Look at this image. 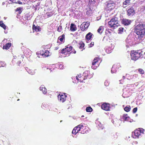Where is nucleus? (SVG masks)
<instances>
[{"instance_id":"22","label":"nucleus","mask_w":145,"mask_h":145,"mask_svg":"<svg viewBox=\"0 0 145 145\" xmlns=\"http://www.w3.org/2000/svg\"><path fill=\"white\" fill-rule=\"evenodd\" d=\"M114 47L110 48L107 47L106 49V52L108 54H109L112 52V50L114 48Z\"/></svg>"},{"instance_id":"21","label":"nucleus","mask_w":145,"mask_h":145,"mask_svg":"<svg viewBox=\"0 0 145 145\" xmlns=\"http://www.w3.org/2000/svg\"><path fill=\"white\" fill-rule=\"evenodd\" d=\"M42 89H44L43 91V93L44 94H46V89L43 85L41 86L40 87V90H42Z\"/></svg>"},{"instance_id":"44","label":"nucleus","mask_w":145,"mask_h":145,"mask_svg":"<svg viewBox=\"0 0 145 145\" xmlns=\"http://www.w3.org/2000/svg\"><path fill=\"white\" fill-rule=\"evenodd\" d=\"M94 42H91V43L90 44L89 47H91L92 46H93L94 45Z\"/></svg>"},{"instance_id":"7","label":"nucleus","mask_w":145,"mask_h":145,"mask_svg":"<svg viewBox=\"0 0 145 145\" xmlns=\"http://www.w3.org/2000/svg\"><path fill=\"white\" fill-rule=\"evenodd\" d=\"M142 132L141 131L138 130H135L132 133V137L134 138H138L140 135L141 133Z\"/></svg>"},{"instance_id":"61","label":"nucleus","mask_w":145,"mask_h":145,"mask_svg":"<svg viewBox=\"0 0 145 145\" xmlns=\"http://www.w3.org/2000/svg\"><path fill=\"white\" fill-rule=\"evenodd\" d=\"M4 32H5V33H7V32H6V31H4Z\"/></svg>"},{"instance_id":"59","label":"nucleus","mask_w":145,"mask_h":145,"mask_svg":"<svg viewBox=\"0 0 145 145\" xmlns=\"http://www.w3.org/2000/svg\"><path fill=\"white\" fill-rule=\"evenodd\" d=\"M110 31H111V30H110V31H109L108 30V32L109 33H110Z\"/></svg>"},{"instance_id":"48","label":"nucleus","mask_w":145,"mask_h":145,"mask_svg":"<svg viewBox=\"0 0 145 145\" xmlns=\"http://www.w3.org/2000/svg\"><path fill=\"white\" fill-rule=\"evenodd\" d=\"M2 63V62L0 61V67H4L5 66H4L3 65Z\"/></svg>"},{"instance_id":"19","label":"nucleus","mask_w":145,"mask_h":145,"mask_svg":"<svg viewBox=\"0 0 145 145\" xmlns=\"http://www.w3.org/2000/svg\"><path fill=\"white\" fill-rule=\"evenodd\" d=\"M122 119L123 121H127L129 120V117L128 116L127 114H124L122 117ZM124 122V121H123Z\"/></svg>"},{"instance_id":"45","label":"nucleus","mask_w":145,"mask_h":145,"mask_svg":"<svg viewBox=\"0 0 145 145\" xmlns=\"http://www.w3.org/2000/svg\"><path fill=\"white\" fill-rule=\"evenodd\" d=\"M13 3H18L19 4H22V3L20 1H18L16 2H13Z\"/></svg>"},{"instance_id":"29","label":"nucleus","mask_w":145,"mask_h":145,"mask_svg":"<svg viewBox=\"0 0 145 145\" xmlns=\"http://www.w3.org/2000/svg\"><path fill=\"white\" fill-rule=\"evenodd\" d=\"M23 9V8L22 7H19L17 8L16 10V11H18V14H20L22 11V10Z\"/></svg>"},{"instance_id":"47","label":"nucleus","mask_w":145,"mask_h":145,"mask_svg":"<svg viewBox=\"0 0 145 145\" xmlns=\"http://www.w3.org/2000/svg\"><path fill=\"white\" fill-rule=\"evenodd\" d=\"M59 68L60 69H63V66L62 65H60L59 66Z\"/></svg>"},{"instance_id":"3","label":"nucleus","mask_w":145,"mask_h":145,"mask_svg":"<svg viewBox=\"0 0 145 145\" xmlns=\"http://www.w3.org/2000/svg\"><path fill=\"white\" fill-rule=\"evenodd\" d=\"M108 24L111 27L116 28L119 25L118 18L115 17L112 18L110 21L108 22Z\"/></svg>"},{"instance_id":"57","label":"nucleus","mask_w":145,"mask_h":145,"mask_svg":"<svg viewBox=\"0 0 145 145\" xmlns=\"http://www.w3.org/2000/svg\"><path fill=\"white\" fill-rule=\"evenodd\" d=\"M9 0L10 1H11L12 2H13V3L14 2H13V1H14V0Z\"/></svg>"},{"instance_id":"23","label":"nucleus","mask_w":145,"mask_h":145,"mask_svg":"<svg viewBox=\"0 0 145 145\" xmlns=\"http://www.w3.org/2000/svg\"><path fill=\"white\" fill-rule=\"evenodd\" d=\"M83 75L84 76V80H85L86 79H89L91 78L90 77H89V75L87 73H86V72H85L83 73Z\"/></svg>"},{"instance_id":"50","label":"nucleus","mask_w":145,"mask_h":145,"mask_svg":"<svg viewBox=\"0 0 145 145\" xmlns=\"http://www.w3.org/2000/svg\"><path fill=\"white\" fill-rule=\"evenodd\" d=\"M98 126H99V127H102L101 124V123H100V124L98 125Z\"/></svg>"},{"instance_id":"1","label":"nucleus","mask_w":145,"mask_h":145,"mask_svg":"<svg viewBox=\"0 0 145 145\" xmlns=\"http://www.w3.org/2000/svg\"><path fill=\"white\" fill-rule=\"evenodd\" d=\"M134 26V32L137 34V39L139 40L143 39L145 38V23H137Z\"/></svg>"},{"instance_id":"38","label":"nucleus","mask_w":145,"mask_h":145,"mask_svg":"<svg viewBox=\"0 0 145 145\" xmlns=\"http://www.w3.org/2000/svg\"><path fill=\"white\" fill-rule=\"evenodd\" d=\"M74 128H77V129H76V131L77 133L80 131L81 129L80 127H79L78 125L77 126L75 127Z\"/></svg>"},{"instance_id":"33","label":"nucleus","mask_w":145,"mask_h":145,"mask_svg":"<svg viewBox=\"0 0 145 145\" xmlns=\"http://www.w3.org/2000/svg\"><path fill=\"white\" fill-rule=\"evenodd\" d=\"M27 71L29 74L31 75L34 74L35 73V72L31 70H30V69H28V71Z\"/></svg>"},{"instance_id":"40","label":"nucleus","mask_w":145,"mask_h":145,"mask_svg":"<svg viewBox=\"0 0 145 145\" xmlns=\"http://www.w3.org/2000/svg\"><path fill=\"white\" fill-rule=\"evenodd\" d=\"M62 28V26L61 25H59L57 28V31L59 32H60L61 31Z\"/></svg>"},{"instance_id":"64","label":"nucleus","mask_w":145,"mask_h":145,"mask_svg":"<svg viewBox=\"0 0 145 145\" xmlns=\"http://www.w3.org/2000/svg\"><path fill=\"white\" fill-rule=\"evenodd\" d=\"M144 54L145 55V52L144 53Z\"/></svg>"},{"instance_id":"63","label":"nucleus","mask_w":145,"mask_h":145,"mask_svg":"<svg viewBox=\"0 0 145 145\" xmlns=\"http://www.w3.org/2000/svg\"><path fill=\"white\" fill-rule=\"evenodd\" d=\"M144 10H145V7H144Z\"/></svg>"},{"instance_id":"24","label":"nucleus","mask_w":145,"mask_h":145,"mask_svg":"<svg viewBox=\"0 0 145 145\" xmlns=\"http://www.w3.org/2000/svg\"><path fill=\"white\" fill-rule=\"evenodd\" d=\"M65 39V35L64 34L62 35L61 36L59 37L58 39L57 42H58L59 40H60V41L63 42V40Z\"/></svg>"},{"instance_id":"10","label":"nucleus","mask_w":145,"mask_h":145,"mask_svg":"<svg viewBox=\"0 0 145 145\" xmlns=\"http://www.w3.org/2000/svg\"><path fill=\"white\" fill-rule=\"evenodd\" d=\"M110 105L109 104L104 103L101 106V108L106 111L110 110Z\"/></svg>"},{"instance_id":"8","label":"nucleus","mask_w":145,"mask_h":145,"mask_svg":"<svg viewBox=\"0 0 145 145\" xmlns=\"http://www.w3.org/2000/svg\"><path fill=\"white\" fill-rule=\"evenodd\" d=\"M85 1L88 3V6L91 7L92 9H93V7L96 5L95 0H86Z\"/></svg>"},{"instance_id":"15","label":"nucleus","mask_w":145,"mask_h":145,"mask_svg":"<svg viewBox=\"0 0 145 145\" xmlns=\"http://www.w3.org/2000/svg\"><path fill=\"white\" fill-rule=\"evenodd\" d=\"M93 34L91 32L88 33L86 35L85 38L86 39V42H87L90 40L92 37Z\"/></svg>"},{"instance_id":"25","label":"nucleus","mask_w":145,"mask_h":145,"mask_svg":"<svg viewBox=\"0 0 145 145\" xmlns=\"http://www.w3.org/2000/svg\"><path fill=\"white\" fill-rule=\"evenodd\" d=\"M116 65H114L112 68L111 70V72L112 73H115L117 71V69H116Z\"/></svg>"},{"instance_id":"11","label":"nucleus","mask_w":145,"mask_h":145,"mask_svg":"<svg viewBox=\"0 0 145 145\" xmlns=\"http://www.w3.org/2000/svg\"><path fill=\"white\" fill-rule=\"evenodd\" d=\"M132 21L126 19H123L121 20V23L125 25H128L130 24Z\"/></svg>"},{"instance_id":"28","label":"nucleus","mask_w":145,"mask_h":145,"mask_svg":"<svg viewBox=\"0 0 145 145\" xmlns=\"http://www.w3.org/2000/svg\"><path fill=\"white\" fill-rule=\"evenodd\" d=\"M45 53H44L42 54V56L43 57H48L49 55L48 54L49 52L48 51L45 50Z\"/></svg>"},{"instance_id":"2","label":"nucleus","mask_w":145,"mask_h":145,"mask_svg":"<svg viewBox=\"0 0 145 145\" xmlns=\"http://www.w3.org/2000/svg\"><path fill=\"white\" fill-rule=\"evenodd\" d=\"M142 51L140 50L136 51H131V59L134 61H136L142 55Z\"/></svg>"},{"instance_id":"54","label":"nucleus","mask_w":145,"mask_h":145,"mask_svg":"<svg viewBox=\"0 0 145 145\" xmlns=\"http://www.w3.org/2000/svg\"><path fill=\"white\" fill-rule=\"evenodd\" d=\"M88 131H85V133H88Z\"/></svg>"},{"instance_id":"6","label":"nucleus","mask_w":145,"mask_h":145,"mask_svg":"<svg viewBox=\"0 0 145 145\" xmlns=\"http://www.w3.org/2000/svg\"><path fill=\"white\" fill-rule=\"evenodd\" d=\"M72 49V47L71 46L68 45L66 48L62 49L61 51V53L62 54L65 53L66 54L67 53H71V51Z\"/></svg>"},{"instance_id":"62","label":"nucleus","mask_w":145,"mask_h":145,"mask_svg":"<svg viewBox=\"0 0 145 145\" xmlns=\"http://www.w3.org/2000/svg\"><path fill=\"white\" fill-rule=\"evenodd\" d=\"M84 117V116H83V115H82V117Z\"/></svg>"},{"instance_id":"31","label":"nucleus","mask_w":145,"mask_h":145,"mask_svg":"<svg viewBox=\"0 0 145 145\" xmlns=\"http://www.w3.org/2000/svg\"><path fill=\"white\" fill-rule=\"evenodd\" d=\"M131 107L130 106H126L124 108V110L127 112H128L130 111L131 109Z\"/></svg>"},{"instance_id":"42","label":"nucleus","mask_w":145,"mask_h":145,"mask_svg":"<svg viewBox=\"0 0 145 145\" xmlns=\"http://www.w3.org/2000/svg\"><path fill=\"white\" fill-rule=\"evenodd\" d=\"M109 83L107 80H106L105 82V86H108L109 85Z\"/></svg>"},{"instance_id":"49","label":"nucleus","mask_w":145,"mask_h":145,"mask_svg":"<svg viewBox=\"0 0 145 145\" xmlns=\"http://www.w3.org/2000/svg\"><path fill=\"white\" fill-rule=\"evenodd\" d=\"M21 63V62L20 61H18V65H19L20 63Z\"/></svg>"},{"instance_id":"14","label":"nucleus","mask_w":145,"mask_h":145,"mask_svg":"<svg viewBox=\"0 0 145 145\" xmlns=\"http://www.w3.org/2000/svg\"><path fill=\"white\" fill-rule=\"evenodd\" d=\"M91 7H88V8H86V15L88 16H90L92 13V10L91 9Z\"/></svg>"},{"instance_id":"34","label":"nucleus","mask_w":145,"mask_h":145,"mask_svg":"<svg viewBox=\"0 0 145 145\" xmlns=\"http://www.w3.org/2000/svg\"><path fill=\"white\" fill-rule=\"evenodd\" d=\"M138 71L139 73L141 74H143L144 73V71L142 69H139Z\"/></svg>"},{"instance_id":"51","label":"nucleus","mask_w":145,"mask_h":145,"mask_svg":"<svg viewBox=\"0 0 145 145\" xmlns=\"http://www.w3.org/2000/svg\"><path fill=\"white\" fill-rule=\"evenodd\" d=\"M80 2H81L80 1H77L76 2V3L77 4H79L78 3H80Z\"/></svg>"},{"instance_id":"41","label":"nucleus","mask_w":145,"mask_h":145,"mask_svg":"<svg viewBox=\"0 0 145 145\" xmlns=\"http://www.w3.org/2000/svg\"><path fill=\"white\" fill-rule=\"evenodd\" d=\"M137 107H135L134 108L133 110V113H135L137 111Z\"/></svg>"},{"instance_id":"4","label":"nucleus","mask_w":145,"mask_h":145,"mask_svg":"<svg viewBox=\"0 0 145 145\" xmlns=\"http://www.w3.org/2000/svg\"><path fill=\"white\" fill-rule=\"evenodd\" d=\"M114 6L115 4L113 1H108L106 3L105 6V10L110 11L114 7Z\"/></svg>"},{"instance_id":"20","label":"nucleus","mask_w":145,"mask_h":145,"mask_svg":"<svg viewBox=\"0 0 145 145\" xmlns=\"http://www.w3.org/2000/svg\"><path fill=\"white\" fill-rule=\"evenodd\" d=\"M11 45V43H8L6 44L5 46H4L3 47V49H5L6 50H7L10 48Z\"/></svg>"},{"instance_id":"36","label":"nucleus","mask_w":145,"mask_h":145,"mask_svg":"<svg viewBox=\"0 0 145 145\" xmlns=\"http://www.w3.org/2000/svg\"><path fill=\"white\" fill-rule=\"evenodd\" d=\"M116 65V68L117 69H121L120 68L121 67L120 66V63H118Z\"/></svg>"},{"instance_id":"35","label":"nucleus","mask_w":145,"mask_h":145,"mask_svg":"<svg viewBox=\"0 0 145 145\" xmlns=\"http://www.w3.org/2000/svg\"><path fill=\"white\" fill-rule=\"evenodd\" d=\"M79 48L80 49L83 48L84 46V43H82V44H79Z\"/></svg>"},{"instance_id":"52","label":"nucleus","mask_w":145,"mask_h":145,"mask_svg":"<svg viewBox=\"0 0 145 145\" xmlns=\"http://www.w3.org/2000/svg\"><path fill=\"white\" fill-rule=\"evenodd\" d=\"M25 70H26V71H28V69H28L27 67L25 69Z\"/></svg>"},{"instance_id":"13","label":"nucleus","mask_w":145,"mask_h":145,"mask_svg":"<svg viewBox=\"0 0 145 145\" xmlns=\"http://www.w3.org/2000/svg\"><path fill=\"white\" fill-rule=\"evenodd\" d=\"M65 95H59L58 96V99L59 101L62 103L64 102L66 99V96Z\"/></svg>"},{"instance_id":"18","label":"nucleus","mask_w":145,"mask_h":145,"mask_svg":"<svg viewBox=\"0 0 145 145\" xmlns=\"http://www.w3.org/2000/svg\"><path fill=\"white\" fill-rule=\"evenodd\" d=\"M131 0H124L123 3V7L124 8H125L127 5H129L130 3Z\"/></svg>"},{"instance_id":"5","label":"nucleus","mask_w":145,"mask_h":145,"mask_svg":"<svg viewBox=\"0 0 145 145\" xmlns=\"http://www.w3.org/2000/svg\"><path fill=\"white\" fill-rule=\"evenodd\" d=\"M126 11L127 12V14L129 16H132L135 14V10L132 7H129L127 8Z\"/></svg>"},{"instance_id":"56","label":"nucleus","mask_w":145,"mask_h":145,"mask_svg":"<svg viewBox=\"0 0 145 145\" xmlns=\"http://www.w3.org/2000/svg\"><path fill=\"white\" fill-rule=\"evenodd\" d=\"M112 122L114 124H115V123H114V121L112 120Z\"/></svg>"},{"instance_id":"12","label":"nucleus","mask_w":145,"mask_h":145,"mask_svg":"<svg viewBox=\"0 0 145 145\" xmlns=\"http://www.w3.org/2000/svg\"><path fill=\"white\" fill-rule=\"evenodd\" d=\"M99 60H100L99 58L96 57L94 58L92 63V65L91 66V68L92 69H96L97 66H95L94 65L96 64V63H97Z\"/></svg>"},{"instance_id":"58","label":"nucleus","mask_w":145,"mask_h":145,"mask_svg":"<svg viewBox=\"0 0 145 145\" xmlns=\"http://www.w3.org/2000/svg\"><path fill=\"white\" fill-rule=\"evenodd\" d=\"M125 76H123V79H125Z\"/></svg>"},{"instance_id":"60","label":"nucleus","mask_w":145,"mask_h":145,"mask_svg":"<svg viewBox=\"0 0 145 145\" xmlns=\"http://www.w3.org/2000/svg\"><path fill=\"white\" fill-rule=\"evenodd\" d=\"M76 53V51H74V53L75 54Z\"/></svg>"},{"instance_id":"32","label":"nucleus","mask_w":145,"mask_h":145,"mask_svg":"<svg viewBox=\"0 0 145 145\" xmlns=\"http://www.w3.org/2000/svg\"><path fill=\"white\" fill-rule=\"evenodd\" d=\"M124 28L123 27H120L118 29V33L121 34L123 32Z\"/></svg>"},{"instance_id":"55","label":"nucleus","mask_w":145,"mask_h":145,"mask_svg":"<svg viewBox=\"0 0 145 145\" xmlns=\"http://www.w3.org/2000/svg\"><path fill=\"white\" fill-rule=\"evenodd\" d=\"M5 4V2H3V3H2V5H4Z\"/></svg>"},{"instance_id":"53","label":"nucleus","mask_w":145,"mask_h":145,"mask_svg":"<svg viewBox=\"0 0 145 145\" xmlns=\"http://www.w3.org/2000/svg\"><path fill=\"white\" fill-rule=\"evenodd\" d=\"M81 133L82 134H84V131H81Z\"/></svg>"},{"instance_id":"46","label":"nucleus","mask_w":145,"mask_h":145,"mask_svg":"<svg viewBox=\"0 0 145 145\" xmlns=\"http://www.w3.org/2000/svg\"><path fill=\"white\" fill-rule=\"evenodd\" d=\"M78 126L79 127H80V129H82V127H84L83 126V125H82V124H80V125H78Z\"/></svg>"},{"instance_id":"9","label":"nucleus","mask_w":145,"mask_h":145,"mask_svg":"<svg viewBox=\"0 0 145 145\" xmlns=\"http://www.w3.org/2000/svg\"><path fill=\"white\" fill-rule=\"evenodd\" d=\"M89 22H84L80 26V28L82 31H84L87 29L89 25Z\"/></svg>"},{"instance_id":"17","label":"nucleus","mask_w":145,"mask_h":145,"mask_svg":"<svg viewBox=\"0 0 145 145\" xmlns=\"http://www.w3.org/2000/svg\"><path fill=\"white\" fill-rule=\"evenodd\" d=\"M32 28L33 31H40L41 28L38 26H35L33 24V25Z\"/></svg>"},{"instance_id":"30","label":"nucleus","mask_w":145,"mask_h":145,"mask_svg":"<svg viewBox=\"0 0 145 145\" xmlns=\"http://www.w3.org/2000/svg\"><path fill=\"white\" fill-rule=\"evenodd\" d=\"M92 110V108L90 106L87 107L86 108V110L88 112H91Z\"/></svg>"},{"instance_id":"43","label":"nucleus","mask_w":145,"mask_h":145,"mask_svg":"<svg viewBox=\"0 0 145 145\" xmlns=\"http://www.w3.org/2000/svg\"><path fill=\"white\" fill-rule=\"evenodd\" d=\"M124 95H126V93H125V92H123V94L122 95V96L123 97H124V98H125V97H127V96L128 95H127V96H124Z\"/></svg>"},{"instance_id":"16","label":"nucleus","mask_w":145,"mask_h":145,"mask_svg":"<svg viewBox=\"0 0 145 145\" xmlns=\"http://www.w3.org/2000/svg\"><path fill=\"white\" fill-rule=\"evenodd\" d=\"M70 29L71 31H74L77 29V28L75 24L72 23L70 27Z\"/></svg>"},{"instance_id":"37","label":"nucleus","mask_w":145,"mask_h":145,"mask_svg":"<svg viewBox=\"0 0 145 145\" xmlns=\"http://www.w3.org/2000/svg\"><path fill=\"white\" fill-rule=\"evenodd\" d=\"M76 129H77V128H74L72 131V134L76 135V134L77 133L76 131Z\"/></svg>"},{"instance_id":"39","label":"nucleus","mask_w":145,"mask_h":145,"mask_svg":"<svg viewBox=\"0 0 145 145\" xmlns=\"http://www.w3.org/2000/svg\"><path fill=\"white\" fill-rule=\"evenodd\" d=\"M130 40L128 39V38H127L125 40L126 42L127 43L130 45L131 44V42Z\"/></svg>"},{"instance_id":"27","label":"nucleus","mask_w":145,"mask_h":145,"mask_svg":"<svg viewBox=\"0 0 145 145\" xmlns=\"http://www.w3.org/2000/svg\"><path fill=\"white\" fill-rule=\"evenodd\" d=\"M0 26L5 30L6 29V26L3 23V22L2 21H1L0 22Z\"/></svg>"},{"instance_id":"26","label":"nucleus","mask_w":145,"mask_h":145,"mask_svg":"<svg viewBox=\"0 0 145 145\" xmlns=\"http://www.w3.org/2000/svg\"><path fill=\"white\" fill-rule=\"evenodd\" d=\"M104 27L102 26H100L97 30V32L100 34H101L103 30Z\"/></svg>"}]
</instances>
